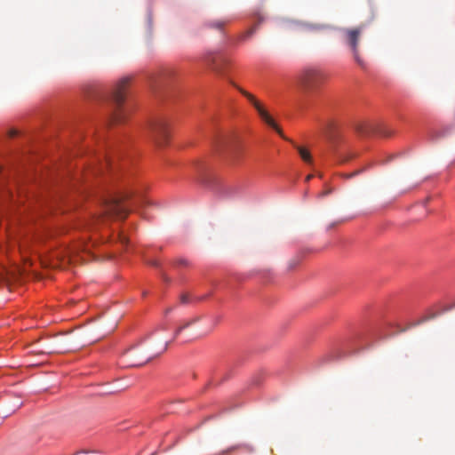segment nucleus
Segmentation results:
<instances>
[{
	"mask_svg": "<svg viewBox=\"0 0 455 455\" xmlns=\"http://www.w3.org/2000/svg\"><path fill=\"white\" fill-rule=\"evenodd\" d=\"M132 196L133 192L128 189L124 184L115 191L108 189L103 191L99 196L102 207V212L99 218L124 220L130 212L124 202L132 199Z\"/></svg>",
	"mask_w": 455,
	"mask_h": 455,
	"instance_id": "1",
	"label": "nucleus"
},
{
	"mask_svg": "<svg viewBox=\"0 0 455 455\" xmlns=\"http://www.w3.org/2000/svg\"><path fill=\"white\" fill-rule=\"evenodd\" d=\"M129 80V77L122 78L117 83L112 92V100L115 105V109L110 116L109 121L111 123H121L125 117V112L122 108V106L125 99V89L128 85Z\"/></svg>",
	"mask_w": 455,
	"mask_h": 455,
	"instance_id": "2",
	"label": "nucleus"
},
{
	"mask_svg": "<svg viewBox=\"0 0 455 455\" xmlns=\"http://www.w3.org/2000/svg\"><path fill=\"white\" fill-rule=\"evenodd\" d=\"M230 84L243 95L244 96L248 101L255 108L257 112L259 113L261 119L270 127L275 130V132L283 139L286 140H290L287 139L284 134L283 133L282 130L278 127V125L275 124L274 119L270 116V115L267 113V111L264 108L262 104L256 99V97L251 94V92L245 91L234 82L230 81Z\"/></svg>",
	"mask_w": 455,
	"mask_h": 455,
	"instance_id": "3",
	"label": "nucleus"
},
{
	"mask_svg": "<svg viewBox=\"0 0 455 455\" xmlns=\"http://www.w3.org/2000/svg\"><path fill=\"white\" fill-rule=\"evenodd\" d=\"M363 32V26L357 28H341L342 42L351 50L355 60L360 65L363 66V61L359 55V42Z\"/></svg>",
	"mask_w": 455,
	"mask_h": 455,
	"instance_id": "4",
	"label": "nucleus"
},
{
	"mask_svg": "<svg viewBox=\"0 0 455 455\" xmlns=\"http://www.w3.org/2000/svg\"><path fill=\"white\" fill-rule=\"evenodd\" d=\"M322 79L323 75L319 70L307 68L297 76V85L303 93H308L318 86Z\"/></svg>",
	"mask_w": 455,
	"mask_h": 455,
	"instance_id": "5",
	"label": "nucleus"
},
{
	"mask_svg": "<svg viewBox=\"0 0 455 455\" xmlns=\"http://www.w3.org/2000/svg\"><path fill=\"white\" fill-rule=\"evenodd\" d=\"M90 172L92 175L103 174L105 172L114 174L116 172V166L114 164V158L110 153L102 157H96L92 163Z\"/></svg>",
	"mask_w": 455,
	"mask_h": 455,
	"instance_id": "6",
	"label": "nucleus"
},
{
	"mask_svg": "<svg viewBox=\"0 0 455 455\" xmlns=\"http://www.w3.org/2000/svg\"><path fill=\"white\" fill-rule=\"evenodd\" d=\"M150 133L159 146H164L169 138L168 124L165 120L157 119L150 124Z\"/></svg>",
	"mask_w": 455,
	"mask_h": 455,
	"instance_id": "7",
	"label": "nucleus"
},
{
	"mask_svg": "<svg viewBox=\"0 0 455 455\" xmlns=\"http://www.w3.org/2000/svg\"><path fill=\"white\" fill-rule=\"evenodd\" d=\"M204 62L213 71L219 74L224 72V68L228 64V60L217 51H208L203 57Z\"/></svg>",
	"mask_w": 455,
	"mask_h": 455,
	"instance_id": "8",
	"label": "nucleus"
},
{
	"mask_svg": "<svg viewBox=\"0 0 455 455\" xmlns=\"http://www.w3.org/2000/svg\"><path fill=\"white\" fill-rule=\"evenodd\" d=\"M229 20L228 19H217L211 20L204 22V27L211 29H216L220 33L224 32L225 27L229 23Z\"/></svg>",
	"mask_w": 455,
	"mask_h": 455,
	"instance_id": "9",
	"label": "nucleus"
},
{
	"mask_svg": "<svg viewBox=\"0 0 455 455\" xmlns=\"http://www.w3.org/2000/svg\"><path fill=\"white\" fill-rule=\"evenodd\" d=\"M295 147L298 149V152H299L300 157L303 159V161H305L306 163H310L312 160L310 153L306 148H304L302 147H298V146H295Z\"/></svg>",
	"mask_w": 455,
	"mask_h": 455,
	"instance_id": "10",
	"label": "nucleus"
},
{
	"mask_svg": "<svg viewBox=\"0 0 455 455\" xmlns=\"http://www.w3.org/2000/svg\"><path fill=\"white\" fill-rule=\"evenodd\" d=\"M357 131H358V132H360L363 135H368L371 132H373V127L368 124H362L357 126Z\"/></svg>",
	"mask_w": 455,
	"mask_h": 455,
	"instance_id": "11",
	"label": "nucleus"
},
{
	"mask_svg": "<svg viewBox=\"0 0 455 455\" xmlns=\"http://www.w3.org/2000/svg\"><path fill=\"white\" fill-rule=\"evenodd\" d=\"M190 325H192V322H189V321H187L185 322L184 323H182L175 331L174 333V339L183 331L185 330L186 328L189 327Z\"/></svg>",
	"mask_w": 455,
	"mask_h": 455,
	"instance_id": "12",
	"label": "nucleus"
},
{
	"mask_svg": "<svg viewBox=\"0 0 455 455\" xmlns=\"http://www.w3.org/2000/svg\"><path fill=\"white\" fill-rule=\"evenodd\" d=\"M228 140H229V138L228 137H226V136H223L222 138L220 139L219 140V145L218 147H222V146H225L228 143Z\"/></svg>",
	"mask_w": 455,
	"mask_h": 455,
	"instance_id": "13",
	"label": "nucleus"
},
{
	"mask_svg": "<svg viewBox=\"0 0 455 455\" xmlns=\"http://www.w3.org/2000/svg\"><path fill=\"white\" fill-rule=\"evenodd\" d=\"M118 237L122 244L126 245L128 243V238L123 233H120Z\"/></svg>",
	"mask_w": 455,
	"mask_h": 455,
	"instance_id": "14",
	"label": "nucleus"
},
{
	"mask_svg": "<svg viewBox=\"0 0 455 455\" xmlns=\"http://www.w3.org/2000/svg\"><path fill=\"white\" fill-rule=\"evenodd\" d=\"M256 26L251 28L248 31L245 32L244 37H250L251 36H252V34L256 31Z\"/></svg>",
	"mask_w": 455,
	"mask_h": 455,
	"instance_id": "15",
	"label": "nucleus"
},
{
	"mask_svg": "<svg viewBox=\"0 0 455 455\" xmlns=\"http://www.w3.org/2000/svg\"><path fill=\"white\" fill-rule=\"evenodd\" d=\"M188 300H189V299H188V296L187 294H182V295L180 296V302H181L182 304H187V303L188 302Z\"/></svg>",
	"mask_w": 455,
	"mask_h": 455,
	"instance_id": "16",
	"label": "nucleus"
},
{
	"mask_svg": "<svg viewBox=\"0 0 455 455\" xmlns=\"http://www.w3.org/2000/svg\"><path fill=\"white\" fill-rule=\"evenodd\" d=\"M357 173H358V172H352V173H349V174H344V177H345L346 179H350V178H352V177L355 176Z\"/></svg>",
	"mask_w": 455,
	"mask_h": 455,
	"instance_id": "17",
	"label": "nucleus"
},
{
	"mask_svg": "<svg viewBox=\"0 0 455 455\" xmlns=\"http://www.w3.org/2000/svg\"><path fill=\"white\" fill-rule=\"evenodd\" d=\"M77 250H78V248L68 249V257H71V254L75 253Z\"/></svg>",
	"mask_w": 455,
	"mask_h": 455,
	"instance_id": "18",
	"label": "nucleus"
},
{
	"mask_svg": "<svg viewBox=\"0 0 455 455\" xmlns=\"http://www.w3.org/2000/svg\"><path fill=\"white\" fill-rule=\"evenodd\" d=\"M200 320V316H195L192 319L188 320L189 322H192V324L197 323Z\"/></svg>",
	"mask_w": 455,
	"mask_h": 455,
	"instance_id": "19",
	"label": "nucleus"
},
{
	"mask_svg": "<svg viewBox=\"0 0 455 455\" xmlns=\"http://www.w3.org/2000/svg\"><path fill=\"white\" fill-rule=\"evenodd\" d=\"M71 349H72V347H64L61 351H60V350H59V353H60V352H63V353H64V352H68V351H69V350H71Z\"/></svg>",
	"mask_w": 455,
	"mask_h": 455,
	"instance_id": "20",
	"label": "nucleus"
},
{
	"mask_svg": "<svg viewBox=\"0 0 455 455\" xmlns=\"http://www.w3.org/2000/svg\"><path fill=\"white\" fill-rule=\"evenodd\" d=\"M180 264H184V265H185V264H187V262H186V260H185V259H180Z\"/></svg>",
	"mask_w": 455,
	"mask_h": 455,
	"instance_id": "21",
	"label": "nucleus"
},
{
	"mask_svg": "<svg viewBox=\"0 0 455 455\" xmlns=\"http://www.w3.org/2000/svg\"><path fill=\"white\" fill-rule=\"evenodd\" d=\"M15 135H16V132L15 131H12L11 136H15Z\"/></svg>",
	"mask_w": 455,
	"mask_h": 455,
	"instance_id": "22",
	"label": "nucleus"
},
{
	"mask_svg": "<svg viewBox=\"0 0 455 455\" xmlns=\"http://www.w3.org/2000/svg\"><path fill=\"white\" fill-rule=\"evenodd\" d=\"M311 178H312V175H308V176L306 178V180H307V181H308Z\"/></svg>",
	"mask_w": 455,
	"mask_h": 455,
	"instance_id": "23",
	"label": "nucleus"
},
{
	"mask_svg": "<svg viewBox=\"0 0 455 455\" xmlns=\"http://www.w3.org/2000/svg\"><path fill=\"white\" fill-rule=\"evenodd\" d=\"M172 308H171V307H170V308H167V309H166V311H165V313H166V314H168L169 312H171V311H172Z\"/></svg>",
	"mask_w": 455,
	"mask_h": 455,
	"instance_id": "24",
	"label": "nucleus"
},
{
	"mask_svg": "<svg viewBox=\"0 0 455 455\" xmlns=\"http://www.w3.org/2000/svg\"><path fill=\"white\" fill-rule=\"evenodd\" d=\"M145 362L135 363L134 365H142Z\"/></svg>",
	"mask_w": 455,
	"mask_h": 455,
	"instance_id": "25",
	"label": "nucleus"
},
{
	"mask_svg": "<svg viewBox=\"0 0 455 455\" xmlns=\"http://www.w3.org/2000/svg\"><path fill=\"white\" fill-rule=\"evenodd\" d=\"M263 20V18L262 17H259V22H261Z\"/></svg>",
	"mask_w": 455,
	"mask_h": 455,
	"instance_id": "26",
	"label": "nucleus"
},
{
	"mask_svg": "<svg viewBox=\"0 0 455 455\" xmlns=\"http://www.w3.org/2000/svg\"><path fill=\"white\" fill-rule=\"evenodd\" d=\"M83 250H84V251H88V250H89V248H88L87 246H84V247L83 248Z\"/></svg>",
	"mask_w": 455,
	"mask_h": 455,
	"instance_id": "27",
	"label": "nucleus"
},
{
	"mask_svg": "<svg viewBox=\"0 0 455 455\" xmlns=\"http://www.w3.org/2000/svg\"><path fill=\"white\" fill-rule=\"evenodd\" d=\"M58 267L59 269L60 268V259L59 258V265H58Z\"/></svg>",
	"mask_w": 455,
	"mask_h": 455,
	"instance_id": "28",
	"label": "nucleus"
},
{
	"mask_svg": "<svg viewBox=\"0 0 455 455\" xmlns=\"http://www.w3.org/2000/svg\"><path fill=\"white\" fill-rule=\"evenodd\" d=\"M327 194H328V192H323V193H322V194H321V196H325V195H327Z\"/></svg>",
	"mask_w": 455,
	"mask_h": 455,
	"instance_id": "29",
	"label": "nucleus"
},
{
	"mask_svg": "<svg viewBox=\"0 0 455 455\" xmlns=\"http://www.w3.org/2000/svg\"><path fill=\"white\" fill-rule=\"evenodd\" d=\"M167 343L164 345V350H165L167 348Z\"/></svg>",
	"mask_w": 455,
	"mask_h": 455,
	"instance_id": "30",
	"label": "nucleus"
},
{
	"mask_svg": "<svg viewBox=\"0 0 455 455\" xmlns=\"http://www.w3.org/2000/svg\"><path fill=\"white\" fill-rule=\"evenodd\" d=\"M20 406H21V403L18 404V405L16 406V408L18 409V408H20Z\"/></svg>",
	"mask_w": 455,
	"mask_h": 455,
	"instance_id": "31",
	"label": "nucleus"
},
{
	"mask_svg": "<svg viewBox=\"0 0 455 455\" xmlns=\"http://www.w3.org/2000/svg\"><path fill=\"white\" fill-rule=\"evenodd\" d=\"M235 448H236V447H231V448H230V451H233V450H235Z\"/></svg>",
	"mask_w": 455,
	"mask_h": 455,
	"instance_id": "32",
	"label": "nucleus"
}]
</instances>
